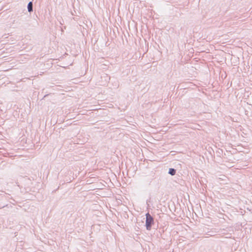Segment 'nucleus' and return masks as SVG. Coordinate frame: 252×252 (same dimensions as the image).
Instances as JSON below:
<instances>
[{"label": "nucleus", "instance_id": "obj_1", "mask_svg": "<svg viewBox=\"0 0 252 252\" xmlns=\"http://www.w3.org/2000/svg\"><path fill=\"white\" fill-rule=\"evenodd\" d=\"M146 228L147 230H150L151 229L152 224L154 223V218L149 213L146 214Z\"/></svg>", "mask_w": 252, "mask_h": 252}, {"label": "nucleus", "instance_id": "obj_2", "mask_svg": "<svg viewBox=\"0 0 252 252\" xmlns=\"http://www.w3.org/2000/svg\"><path fill=\"white\" fill-rule=\"evenodd\" d=\"M32 5L33 4L32 1L29 2L27 7L28 10L29 12H31L33 11Z\"/></svg>", "mask_w": 252, "mask_h": 252}, {"label": "nucleus", "instance_id": "obj_3", "mask_svg": "<svg viewBox=\"0 0 252 252\" xmlns=\"http://www.w3.org/2000/svg\"><path fill=\"white\" fill-rule=\"evenodd\" d=\"M176 170L174 168H169L168 173L172 176H174L176 174Z\"/></svg>", "mask_w": 252, "mask_h": 252}, {"label": "nucleus", "instance_id": "obj_4", "mask_svg": "<svg viewBox=\"0 0 252 252\" xmlns=\"http://www.w3.org/2000/svg\"><path fill=\"white\" fill-rule=\"evenodd\" d=\"M207 235L210 236H214L215 234L213 231H209L207 233Z\"/></svg>", "mask_w": 252, "mask_h": 252}]
</instances>
